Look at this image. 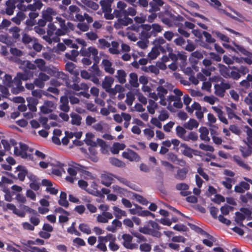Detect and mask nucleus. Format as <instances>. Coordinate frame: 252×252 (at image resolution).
<instances>
[{"label":"nucleus","instance_id":"nucleus-1","mask_svg":"<svg viewBox=\"0 0 252 252\" xmlns=\"http://www.w3.org/2000/svg\"><path fill=\"white\" fill-rule=\"evenodd\" d=\"M114 0H101L100 4L104 16L106 19L112 20L114 18L117 19L114 24L116 29H123L133 23V19L129 16L133 17L137 14L136 9L133 7H127V4L123 1H119L116 7L112 13V4Z\"/></svg>","mask_w":252,"mask_h":252},{"label":"nucleus","instance_id":"nucleus-2","mask_svg":"<svg viewBox=\"0 0 252 252\" xmlns=\"http://www.w3.org/2000/svg\"><path fill=\"white\" fill-rule=\"evenodd\" d=\"M30 76L29 72L22 74L21 72H19L12 80L11 75L6 74L3 81V84L6 87L11 88V92L12 94H18L25 90L24 87L22 86V81L29 80Z\"/></svg>","mask_w":252,"mask_h":252},{"label":"nucleus","instance_id":"nucleus-3","mask_svg":"<svg viewBox=\"0 0 252 252\" xmlns=\"http://www.w3.org/2000/svg\"><path fill=\"white\" fill-rule=\"evenodd\" d=\"M17 63L19 64V68L23 71V72L21 73L22 74H26V72H29L30 74L29 80L32 79L33 77V71L32 70L36 69V65L28 60L18 59L17 61Z\"/></svg>","mask_w":252,"mask_h":252},{"label":"nucleus","instance_id":"nucleus-4","mask_svg":"<svg viewBox=\"0 0 252 252\" xmlns=\"http://www.w3.org/2000/svg\"><path fill=\"white\" fill-rule=\"evenodd\" d=\"M19 145L20 149L17 147H14V155L21 157L23 158H27L28 157L31 158V157L32 156V153L33 150L29 148V146L25 143L20 142Z\"/></svg>","mask_w":252,"mask_h":252},{"label":"nucleus","instance_id":"nucleus-5","mask_svg":"<svg viewBox=\"0 0 252 252\" xmlns=\"http://www.w3.org/2000/svg\"><path fill=\"white\" fill-rule=\"evenodd\" d=\"M230 68L231 71L230 72L229 78H232L235 80L239 79L241 77V75L244 76L249 72V68L244 65H241L240 67L232 66Z\"/></svg>","mask_w":252,"mask_h":252},{"label":"nucleus","instance_id":"nucleus-6","mask_svg":"<svg viewBox=\"0 0 252 252\" xmlns=\"http://www.w3.org/2000/svg\"><path fill=\"white\" fill-rule=\"evenodd\" d=\"M154 43L155 46L158 48L162 53H164L166 51H168L169 52L170 58L173 61V53L172 52V49L168 43L162 46L163 44H165L166 43L165 40L162 37L156 39L154 40Z\"/></svg>","mask_w":252,"mask_h":252},{"label":"nucleus","instance_id":"nucleus-7","mask_svg":"<svg viewBox=\"0 0 252 252\" xmlns=\"http://www.w3.org/2000/svg\"><path fill=\"white\" fill-rule=\"evenodd\" d=\"M185 54V53H180L179 52L177 55L174 54V71L178 67H180L182 69L186 66L187 57Z\"/></svg>","mask_w":252,"mask_h":252},{"label":"nucleus","instance_id":"nucleus-8","mask_svg":"<svg viewBox=\"0 0 252 252\" xmlns=\"http://www.w3.org/2000/svg\"><path fill=\"white\" fill-rule=\"evenodd\" d=\"M122 238L123 240V245L127 249L135 250L138 248V245L136 243H132L133 237L129 234H124Z\"/></svg>","mask_w":252,"mask_h":252},{"label":"nucleus","instance_id":"nucleus-9","mask_svg":"<svg viewBox=\"0 0 252 252\" xmlns=\"http://www.w3.org/2000/svg\"><path fill=\"white\" fill-rule=\"evenodd\" d=\"M149 226H150L152 228L157 230H160L161 228L160 226L157 222L150 220L148 221L147 225H145L143 227H139V231L143 234L149 235L151 230V229L149 227Z\"/></svg>","mask_w":252,"mask_h":252},{"label":"nucleus","instance_id":"nucleus-10","mask_svg":"<svg viewBox=\"0 0 252 252\" xmlns=\"http://www.w3.org/2000/svg\"><path fill=\"white\" fill-rule=\"evenodd\" d=\"M123 157L130 161L138 162L140 159V156L134 151L130 149H127L122 153Z\"/></svg>","mask_w":252,"mask_h":252},{"label":"nucleus","instance_id":"nucleus-11","mask_svg":"<svg viewBox=\"0 0 252 252\" xmlns=\"http://www.w3.org/2000/svg\"><path fill=\"white\" fill-rule=\"evenodd\" d=\"M114 176H115L114 174L109 172L102 174L100 176L101 184L107 187H110L114 181Z\"/></svg>","mask_w":252,"mask_h":252},{"label":"nucleus","instance_id":"nucleus-12","mask_svg":"<svg viewBox=\"0 0 252 252\" xmlns=\"http://www.w3.org/2000/svg\"><path fill=\"white\" fill-rule=\"evenodd\" d=\"M237 49L247 57L243 58L244 61L248 64H252V53L248 51L243 46L236 45Z\"/></svg>","mask_w":252,"mask_h":252},{"label":"nucleus","instance_id":"nucleus-13","mask_svg":"<svg viewBox=\"0 0 252 252\" xmlns=\"http://www.w3.org/2000/svg\"><path fill=\"white\" fill-rule=\"evenodd\" d=\"M65 86L69 89H72L75 91H79L80 90L88 91L89 87L86 83H81L80 85L76 83L73 82L71 83L69 81L66 84Z\"/></svg>","mask_w":252,"mask_h":252},{"label":"nucleus","instance_id":"nucleus-14","mask_svg":"<svg viewBox=\"0 0 252 252\" xmlns=\"http://www.w3.org/2000/svg\"><path fill=\"white\" fill-rule=\"evenodd\" d=\"M164 4L162 0H152L149 2V12H157L160 10V7Z\"/></svg>","mask_w":252,"mask_h":252},{"label":"nucleus","instance_id":"nucleus-15","mask_svg":"<svg viewBox=\"0 0 252 252\" xmlns=\"http://www.w3.org/2000/svg\"><path fill=\"white\" fill-rule=\"evenodd\" d=\"M56 14V12L52 8L47 7L42 11V18L49 22L53 20V15Z\"/></svg>","mask_w":252,"mask_h":252},{"label":"nucleus","instance_id":"nucleus-16","mask_svg":"<svg viewBox=\"0 0 252 252\" xmlns=\"http://www.w3.org/2000/svg\"><path fill=\"white\" fill-rule=\"evenodd\" d=\"M250 185L249 183L245 181L240 182L238 185L234 187V191L237 193H243L246 190H249Z\"/></svg>","mask_w":252,"mask_h":252},{"label":"nucleus","instance_id":"nucleus-17","mask_svg":"<svg viewBox=\"0 0 252 252\" xmlns=\"http://www.w3.org/2000/svg\"><path fill=\"white\" fill-rule=\"evenodd\" d=\"M16 171H19L17 178L20 181L23 182L25 179L26 176L28 173V169L25 166L19 165L16 167Z\"/></svg>","mask_w":252,"mask_h":252},{"label":"nucleus","instance_id":"nucleus-18","mask_svg":"<svg viewBox=\"0 0 252 252\" xmlns=\"http://www.w3.org/2000/svg\"><path fill=\"white\" fill-rule=\"evenodd\" d=\"M34 2L32 4H29L28 5V11L30 12L36 11L40 10L43 4L40 0H33Z\"/></svg>","mask_w":252,"mask_h":252},{"label":"nucleus","instance_id":"nucleus-19","mask_svg":"<svg viewBox=\"0 0 252 252\" xmlns=\"http://www.w3.org/2000/svg\"><path fill=\"white\" fill-rule=\"evenodd\" d=\"M176 188L177 190H181L180 194L183 196H187L191 193L190 191H188L189 187L185 183H180L177 184Z\"/></svg>","mask_w":252,"mask_h":252},{"label":"nucleus","instance_id":"nucleus-20","mask_svg":"<svg viewBox=\"0 0 252 252\" xmlns=\"http://www.w3.org/2000/svg\"><path fill=\"white\" fill-rule=\"evenodd\" d=\"M247 146H240L239 150L241 153L242 156L246 158L250 156L252 154V145L246 144Z\"/></svg>","mask_w":252,"mask_h":252},{"label":"nucleus","instance_id":"nucleus-21","mask_svg":"<svg viewBox=\"0 0 252 252\" xmlns=\"http://www.w3.org/2000/svg\"><path fill=\"white\" fill-rule=\"evenodd\" d=\"M65 69L72 75H79V69H77V66H76V65L72 62H67L66 63Z\"/></svg>","mask_w":252,"mask_h":252},{"label":"nucleus","instance_id":"nucleus-22","mask_svg":"<svg viewBox=\"0 0 252 252\" xmlns=\"http://www.w3.org/2000/svg\"><path fill=\"white\" fill-rule=\"evenodd\" d=\"M61 104L60 105V109L64 112H68L70 110L68 105V98L66 96H62L60 98Z\"/></svg>","mask_w":252,"mask_h":252},{"label":"nucleus","instance_id":"nucleus-23","mask_svg":"<svg viewBox=\"0 0 252 252\" xmlns=\"http://www.w3.org/2000/svg\"><path fill=\"white\" fill-rule=\"evenodd\" d=\"M74 164L70 165L71 167H69L67 171L70 176L76 177L77 171H80L82 170L81 168H85V167L76 163Z\"/></svg>","mask_w":252,"mask_h":252},{"label":"nucleus","instance_id":"nucleus-24","mask_svg":"<svg viewBox=\"0 0 252 252\" xmlns=\"http://www.w3.org/2000/svg\"><path fill=\"white\" fill-rule=\"evenodd\" d=\"M233 160L237 164V165L242 168L248 171H250L251 169V167L248 164L245 163L240 156L235 155L233 156Z\"/></svg>","mask_w":252,"mask_h":252},{"label":"nucleus","instance_id":"nucleus-25","mask_svg":"<svg viewBox=\"0 0 252 252\" xmlns=\"http://www.w3.org/2000/svg\"><path fill=\"white\" fill-rule=\"evenodd\" d=\"M26 18V14L22 11H18L15 16L12 17L11 20L15 24L20 25L21 22Z\"/></svg>","mask_w":252,"mask_h":252},{"label":"nucleus","instance_id":"nucleus-26","mask_svg":"<svg viewBox=\"0 0 252 252\" xmlns=\"http://www.w3.org/2000/svg\"><path fill=\"white\" fill-rule=\"evenodd\" d=\"M178 150H180L181 152L186 156L189 158L192 157V150L185 144H181Z\"/></svg>","mask_w":252,"mask_h":252},{"label":"nucleus","instance_id":"nucleus-27","mask_svg":"<svg viewBox=\"0 0 252 252\" xmlns=\"http://www.w3.org/2000/svg\"><path fill=\"white\" fill-rule=\"evenodd\" d=\"M102 63L104 66V68L106 72L113 74L115 72V69L112 67V63L108 60L104 59L102 61Z\"/></svg>","mask_w":252,"mask_h":252},{"label":"nucleus","instance_id":"nucleus-28","mask_svg":"<svg viewBox=\"0 0 252 252\" xmlns=\"http://www.w3.org/2000/svg\"><path fill=\"white\" fill-rule=\"evenodd\" d=\"M231 66H226L223 64L219 65V70L220 74L225 78H229Z\"/></svg>","mask_w":252,"mask_h":252},{"label":"nucleus","instance_id":"nucleus-29","mask_svg":"<svg viewBox=\"0 0 252 252\" xmlns=\"http://www.w3.org/2000/svg\"><path fill=\"white\" fill-rule=\"evenodd\" d=\"M199 131L200 133V138L202 140L208 142L210 141V138L208 136L209 130L204 126H201L199 129Z\"/></svg>","mask_w":252,"mask_h":252},{"label":"nucleus","instance_id":"nucleus-30","mask_svg":"<svg viewBox=\"0 0 252 252\" xmlns=\"http://www.w3.org/2000/svg\"><path fill=\"white\" fill-rule=\"evenodd\" d=\"M82 56L89 57L92 54L93 56L98 55V51L96 48L94 47H89L87 50L81 52Z\"/></svg>","mask_w":252,"mask_h":252},{"label":"nucleus","instance_id":"nucleus-31","mask_svg":"<svg viewBox=\"0 0 252 252\" xmlns=\"http://www.w3.org/2000/svg\"><path fill=\"white\" fill-rule=\"evenodd\" d=\"M108 127V125L103 121H100L93 126V128L96 131L103 133L106 131L105 128Z\"/></svg>","mask_w":252,"mask_h":252},{"label":"nucleus","instance_id":"nucleus-32","mask_svg":"<svg viewBox=\"0 0 252 252\" xmlns=\"http://www.w3.org/2000/svg\"><path fill=\"white\" fill-rule=\"evenodd\" d=\"M198 126L199 123L194 119H190L188 122L185 123L184 125V127L189 130L197 128Z\"/></svg>","mask_w":252,"mask_h":252},{"label":"nucleus","instance_id":"nucleus-33","mask_svg":"<svg viewBox=\"0 0 252 252\" xmlns=\"http://www.w3.org/2000/svg\"><path fill=\"white\" fill-rule=\"evenodd\" d=\"M58 203L63 207L65 208L68 207L69 203L66 199V193L65 192L61 191Z\"/></svg>","mask_w":252,"mask_h":252},{"label":"nucleus","instance_id":"nucleus-34","mask_svg":"<svg viewBox=\"0 0 252 252\" xmlns=\"http://www.w3.org/2000/svg\"><path fill=\"white\" fill-rule=\"evenodd\" d=\"M21 29L18 27L14 26L9 30V32L12 34L13 38L15 40L19 39L20 38V32Z\"/></svg>","mask_w":252,"mask_h":252},{"label":"nucleus","instance_id":"nucleus-35","mask_svg":"<svg viewBox=\"0 0 252 252\" xmlns=\"http://www.w3.org/2000/svg\"><path fill=\"white\" fill-rule=\"evenodd\" d=\"M113 83L114 79L113 77L110 76H106L102 83V88L105 90L108 89L109 88L111 87V86Z\"/></svg>","mask_w":252,"mask_h":252},{"label":"nucleus","instance_id":"nucleus-36","mask_svg":"<svg viewBox=\"0 0 252 252\" xmlns=\"http://www.w3.org/2000/svg\"><path fill=\"white\" fill-rule=\"evenodd\" d=\"M129 82L131 86L134 88H137L139 86V84L138 82V76L135 73H131L129 74Z\"/></svg>","mask_w":252,"mask_h":252},{"label":"nucleus","instance_id":"nucleus-37","mask_svg":"<svg viewBox=\"0 0 252 252\" xmlns=\"http://www.w3.org/2000/svg\"><path fill=\"white\" fill-rule=\"evenodd\" d=\"M204 236H205L207 238V239H203L202 241L203 243L209 247H212L213 243L216 241V239L208 233H207V234H205Z\"/></svg>","mask_w":252,"mask_h":252},{"label":"nucleus","instance_id":"nucleus-38","mask_svg":"<svg viewBox=\"0 0 252 252\" xmlns=\"http://www.w3.org/2000/svg\"><path fill=\"white\" fill-rule=\"evenodd\" d=\"M70 117L71 118V123L72 125L80 126L81 124V117L75 113H72L70 114Z\"/></svg>","mask_w":252,"mask_h":252},{"label":"nucleus","instance_id":"nucleus-39","mask_svg":"<svg viewBox=\"0 0 252 252\" xmlns=\"http://www.w3.org/2000/svg\"><path fill=\"white\" fill-rule=\"evenodd\" d=\"M244 128L246 129L247 138L244 140V142L246 144L252 145V129L248 126H245Z\"/></svg>","mask_w":252,"mask_h":252},{"label":"nucleus","instance_id":"nucleus-40","mask_svg":"<svg viewBox=\"0 0 252 252\" xmlns=\"http://www.w3.org/2000/svg\"><path fill=\"white\" fill-rule=\"evenodd\" d=\"M79 55V52L76 50H72L70 53H66L65 54V57L69 60L73 62L77 61V57Z\"/></svg>","mask_w":252,"mask_h":252},{"label":"nucleus","instance_id":"nucleus-41","mask_svg":"<svg viewBox=\"0 0 252 252\" xmlns=\"http://www.w3.org/2000/svg\"><path fill=\"white\" fill-rule=\"evenodd\" d=\"M114 211V214L115 217L118 219H120L122 216L126 217L127 214L126 211L121 210L120 208L117 206H114L113 207Z\"/></svg>","mask_w":252,"mask_h":252},{"label":"nucleus","instance_id":"nucleus-42","mask_svg":"<svg viewBox=\"0 0 252 252\" xmlns=\"http://www.w3.org/2000/svg\"><path fill=\"white\" fill-rule=\"evenodd\" d=\"M126 74L125 70L123 69L118 70L117 71V75L116 76L118 81L121 84H124L126 82Z\"/></svg>","mask_w":252,"mask_h":252},{"label":"nucleus","instance_id":"nucleus-43","mask_svg":"<svg viewBox=\"0 0 252 252\" xmlns=\"http://www.w3.org/2000/svg\"><path fill=\"white\" fill-rule=\"evenodd\" d=\"M235 179L229 177L225 178V180L221 182V184L227 189H231L232 184H234Z\"/></svg>","mask_w":252,"mask_h":252},{"label":"nucleus","instance_id":"nucleus-44","mask_svg":"<svg viewBox=\"0 0 252 252\" xmlns=\"http://www.w3.org/2000/svg\"><path fill=\"white\" fill-rule=\"evenodd\" d=\"M111 45H112V47H109V52L113 55H117L119 54L120 52L118 50V48L119 47V44L117 41H112Z\"/></svg>","mask_w":252,"mask_h":252},{"label":"nucleus","instance_id":"nucleus-45","mask_svg":"<svg viewBox=\"0 0 252 252\" xmlns=\"http://www.w3.org/2000/svg\"><path fill=\"white\" fill-rule=\"evenodd\" d=\"M125 148V144H120L119 143H115L113 145V147L111 149V152L114 154H117L119 153L120 150H122Z\"/></svg>","mask_w":252,"mask_h":252},{"label":"nucleus","instance_id":"nucleus-46","mask_svg":"<svg viewBox=\"0 0 252 252\" xmlns=\"http://www.w3.org/2000/svg\"><path fill=\"white\" fill-rule=\"evenodd\" d=\"M188 172V170L187 169V168H183L182 169H179L177 171V173L176 176V178L181 180L185 179L186 177Z\"/></svg>","mask_w":252,"mask_h":252},{"label":"nucleus","instance_id":"nucleus-47","mask_svg":"<svg viewBox=\"0 0 252 252\" xmlns=\"http://www.w3.org/2000/svg\"><path fill=\"white\" fill-rule=\"evenodd\" d=\"M22 42L25 45H27L32 41L35 39L31 37L26 32L22 33Z\"/></svg>","mask_w":252,"mask_h":252},{"label":"nucleus","instance_id":"nucleus-48","mask_svg":"<svg viewBox=\"0 0 252 252\" xmlns=\"http://www.w3.org/2000/svg\"><path fill=\"white\" fill-rule=\"evenodd\" d=\"M157 107L158 104L154 100L152 99L149 100V105L147 106V109L150 114H154L155 112V109Z\"/></svg>","mask_w":252,"mask_h":252},{"label":"nucleus","instance_id":"nucleus-49","mask_svg":"<svg viewBox=\"0 0 252 252\" xmlns=\"http://www.w3.org/2000/svg\"><path fill=\"white\" fill-rule=\"evenodd\" d=\"M159 48L156 46L153 47L148 56L151 60H154L159 55Z\"/></svg>","mask_w":252,"mask_h":252},{"label":"nucleus","instance_id":"nucleus-50","mask_svg":"<svg viewBox=\"0 0 252 252\" xmlns=\"http://www.w3.org/2000/svg\"><path fill=\"white\" fill-rule=\"evenodd\" d=\"M214 88L215 90V94L216 95L220 97L224 96L225 92L219 84H215Z\"/></svg>","mask_w":252,"mask_h":252},{"label":"nucleus","instance_id":"nucleus-51","mask_svg":"<svg viewBox=\"0 0 252 252\" xmlns=\"http://www.w3.org/2000/svg\"><path fill=\"white\" fill-rule=\"evenodd\" d=\"M86 136L87 138L85 140V143L87 145L91 146V147L97 146L96 142L91 139V138L94 137V135L92 133H87Z\"/></svg>","mask_w":252,"mask_h":252},{"label":"nucleus","instance_id":"nucleus-52","mask_svg":"<svg viewBox=\"0 0 252 252\" xmlns=\"http://www.w3.org/2000/svg\"><path fill=\"white\" fill-rule=\"evenodd\" d=\"M198 139L197 134L193 131H190L188 135H186L184 137V140L185 141L191 140L192 141H196Z\"/></svg>","mask_w":252,"mask_h":252},{"label":"nucleus","instance_id":"nucleus-53","mask_svg":"<svg viewBox=\"0 0 252 252\" xmlns=\"http://www.w3.org/2000/svg\"><path fill=\"white\" fill-rule=\"evenodd\" d=\"M56 76L58 79L63 81L62 83H63L65 85L69 80L68 75L62 71H58L57 73Z\"/></svg>","mask_w":252,"mask_h":252},{"label":"nucleus","instance_id":"nucleus-54","mask_svg":"<svg viewBox=\"0 0 252 252\" xmlns=\"http://www.w3.org/2000/svg\"><path fill=\"white\" fill-rule=\"evenodd\" d=\"M188 225L192 230H193L196 233H199L202 235H204L205 234H206L207 233V232L203 230L201 228L199 227V226L195 224L190 223H188Z\"/></svg>","mask_w":252,"mask_h":252},{"label":"nucleus","instance_id":"nucleus-55","mask_svg":"<svg viewBox=\"0 0 252 252\" xmlns=\"http://www.w3.org/2000/svg\"><path fill=\"white\" fill-rule=\"evenodd\" d=\"M78 228L79 230L84 233L90 234L92 233L91 230L87 224L84 223H80Z\"/></svg>","mask_w":252,"mask_h":252},{"label":"nucleus","instance_id":"nucleus-56","mask_svg":"<svg viewBox=\"0 0 252 252\" xmlns=\"http://www.w3.org/2000/svg\"><path fill=\"white\" fill-rule=\"evenodd\" d=\"M90 71L92 75L100 76L102 75V72L100 70L98 66L96 63L91 66Z\"/></svg>","mask_w":252,"mask_h":252},{"label":"nucleus","instance_id":"nucleus-57","mask_svg":"<svg viewBox=\"0 0 252 252\" xmlns=\"http://www.w3.org/2000/svg\"><path fill=\"white\" fill-rule=\"evenodd\" d=\"M229 129L234 134L240 136L242 134L241 128L237 125H231L229 126Z\"/></svg>","mask_w":252,"mask_h":252},{"label":"nucleus","instance_id":"nucleus-58","mask_svg":"<svg viewBox=\"0 0 252 252\" xmlns=\"http://www.w3.org/2000/svg\"><path fill=\"white\" fill-rule=\"evenodd\" d=\"M176 130L177 135L180 138L184 139V137H185L187 133V131L182 126H177L176 128Z\"/></svg>","mask_w":252,"mask_h":252},{"label":"nucleus","instance_id":"nucleus-59","mask_svg":"<svg viewBox=\"0 0 252 252\" xmlns=\"http://www.w3.org/2000/svg\"><path fill=\"white\" fill-rule=\"evenodd\" d=\"M99 45L98 47L100 49H104L109 48L111 46V44L104 38H100L98 40Z\"/></svg>","mask_w":252,"mask_h":252},{"label":"nucleus","instance_id":"nucleus-60","mask_svg":"<svg viewBox=\"0 0 252 252\" xmlns=\"http://www.w3.org/2000/svg\"><path fill=\"white\" fill-rule=\"evenodd\" d=\"M34 63L36 64V67L37 66L40 70H45V62L43 59H37L34 61Z\"/></svg>","mask_w":252,"mask_h":252},{"label":"nucleus","instance_id":"nucleus-61","mask_svg":"<svg viewBox=\"0 0 252 252\" xmlns=\"http://www.w3.org/2000/svg\"><path fill=\"white\" fill-rule=\"evenodd\" d=\"M56 27L53 23H50L48 25V29L47 31V34L49 36H51L53 35L54 32L56 31Z\"/></svg>","mask_w":252,"mask_h":252},{"label":"nucleus","instance_id":"nucleus-62","mask_svg":"<svg viewBox=\"0 0 252 252\" xmlns=\"http://www.w3.org/2000/svg\"><path fill=\"white\" fill-rule=\"evenodd\" d=\"M202 34L206 38V41L209 43H214L215 42L216 40L213 38L211 34L206 31H203Z\"/></svg>","mask_w":252,"mask_h":252},{"label":"nucleus","instance_id":"nucleus-63","mask_svg":"<svg viewBox=\"0 0 252 252\" xmlns=\"http://www.w3.org/2000/svg\"><path fill=\"white\" fill-rule=\"evenodd\" d=\"M157 91H158V94L159 96V97H164V94H167L168 93L167 89L162 86H159L157 88Z\"/></svg>","mask_w":252,"mask_h":252},{"label":"nucleus","instance_id":"nucleus-64","mask_svg":"<svg viewBox=\"0 0 252 252\" xmlns=\"http://www.w3.org/2000/svg\"><path fill=\"white\" fill-rule=\"evenodd\" d=\"M63 43L68 47L77 49L78 46L77 44L73 43V41L70 39H64L63 40Z\"/></svg>","mask_w":252,"mask_h":252}]
</instances>
